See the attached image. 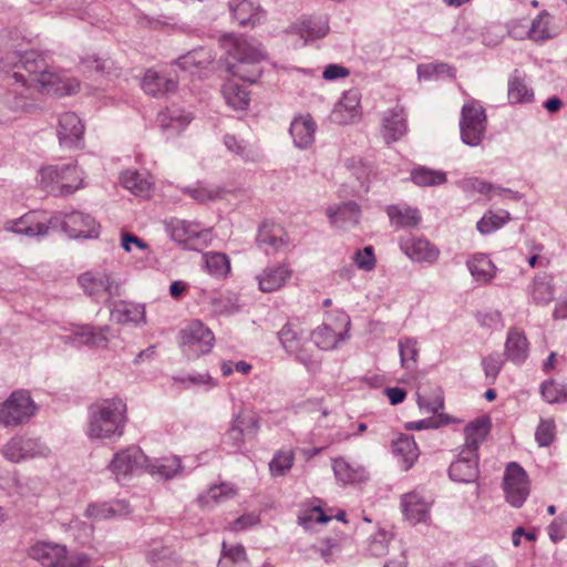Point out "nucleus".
I'll use <instances>...</instances> for the list:
<instances>
[{
  "instance_id": "obj_1",
  "label": "nucleus",
  "mask_w": 567,
  "mask_h": 567,
  "mask_svg": "<svg viewBox=\"0 0 567 567\" xmlns=\"http://www.w3.org/2000/svg\"><path fill=\"white\" fill-rule=\"evenodd\" d=\"M14 50L0 58V71L6 73L14 83L34 86L50 93L59 92L60 76L52 72L47 58L37 50H23L21 45L11 44Z\"/></svg>"
},
{
  "instance_id": "obj_60",
  "label": "nucleus",
  "mask_w": 567,
  "mask_h": 567,
  "mask_svg": "<svg viewBox=\"0 0 567 567\" xmlns=\"http://www.w3.org/2000/svg\"><path fill=\"white\" fill-rule=\"evenodd\" d=\"M556 426L553 420H542L537 426L535 439L540 446H548L555 439Z\"/></svg>"
},
{
  "instance_id": "obj_14",
  "label": "nucleus",
  "mask_w": 567,
  "mask_h": 567,
  "mask_svg": "<svg viewBox=\"0 0 567 567\" xmlns=\"http://www.w3.org/2000/svg\"><path fill=\"white\" fill-rule=\"evenodd\" d=\"M84 292L92 298H100L103 293L113 297L122 295V287L110 275L104 272H84L78 279Z\"/></svg>"
},
{
  "instance_id": "obj_50",
  "label": "nucleus",
  "mask_w": 567,
  "mask_h": 567,
  "mask_svg": "<svg viewBox=\"0 0 567 567\" xmlns=\"http://www.w3.org/2000/svg\"><path fill=\"white\" fill-rule=\"evenodd\" d=\"M399 350L402 368L408 371H414L419 357L417 341L410 337L401 338L399 341Z\"/></svg>"
},
{
  "instance_id": "obj_39",
  "label": "nucleus",
  "mask_w": 567,
  "mask_h": 567,
  "mask_svg": "<svg viewBox=\"0 0 567 567\" xmlns=\"http://www.w3.org/2000/svg\"><path fill=\"white\" fill-rule=\"evenodd\" d=\"M391 224L396 227H415L421 221V215L416 208L406 204L391 205L386 208Z\"/></svg>"
},
{
  "instance_id": "obj_45",
  "label": "nucleus",
  "mask_w": 567,
  "mask_h": 567,
  "mask_svg": "<svg viewBox=\"0 0 567 567\" xmlns=\"http://www.w3.org/2000/svg\"><path fill=\"white\" fill-rule=\"evenodd\" d=\"M534 100V92L527 85L525 76L515 72L508 82V101L512 104L530 103Z\"/></svg>"
},
{
  "instance_id": "obj_24",
  "label": "nucleus",
  "mask_w": 567,
  "mask_h": 567,
  "mask_svg": "<svg viewBox=\"0 0 567 567\" xmlns=\"http://www.w3.org/2000/svg\"><path fill=\"white\" fill-rule=\"evenodd\" d=\"M213 239L210 229L200 227L197 223L179 224V246L185 248L202 250L206 248Z\"/></svg>"
},
{
  "instance_id": "obj_7",
  "label": "nucleus",
  "mask_w": 567,
  "mask_h": 567,
  "mask_svg": "<svg viewBox=\"0 0 567 567\" xmlns=\"http://www.w3.org/2000/svg\"><path fill=\"white\" fill-rule=\"evenodd\" d=\"M50 229L60 228L70 238H96L99 225L93 216L79 210L58 212L49 219Z\"/></svg>"
},
{
  "instance_id": "obj_34",
  "label": "nucleus",
  "mask_w": 567,
  "mask_h": 567,
  "mask_svg": "<svg viewBox=\"0 0 567 567\" xmlns=\"http://www.w3.org/2000/svg\"><path fill=\"white\" fill-rule=\"evenodd\" d=\"M130 512L128 503L120 499L111 503L90 504L85 509V516L87 518L101 520L123 516Z\"/></svg>"
},
{
  "instance_id": "obj_17",
  "label": "nucleus",
  "mask_w": 567,
  "mask_h": 567,
  "mask_svg": "<svg viewBox=\"0 0 567 567\" xmlns=\"http://www.w3.org/2000/svg\"><path fill=\"white\" fill-rule=\"evenodd\" d=\"M3 229L27 237H44L49 234V220L40 218L38 212H29L20 218L9 219L3 224Z\"/></svg>"
},
{
  "instance_id": "obj_55",
  "label": "nucleus",
  "mask_w": 567,
  "mask_h": 567,
  "mask_svg": "<svg viewBox=\"0 0 567 567\" xmlns=\"http://www.w3.org/2000/svg\"><path fill=\"white\" fill-rule=\"evenodd\" d=\"M393 538V534L391 530H388L383 527L378 528V530L371 536L368 544V551L371 556L380 557L388 553V546Z\"/></svg>"
},
{
  "instance_id": "obj_25",
  "label": "nucleus",
  "mask_w": 567,
  "mask_h": 567,
  "mask_svg": "<svg viewBox=\"0 0 567 567\" xmlns=\"http://www.w3.org/2000/svg\"><path fill=\"white\" fill-rule=\"evenodd\" d=\"M291 276L292 270L286 264L269 266L257 276L259 290L262 292L277 291L286 285Z\"/></svg>"
},
{
  "instance_id": "obj_36",
  "label": "nucleus",
  "mask_w": 567,
  "mask_h": 567,
  "mask_svg": "<svg viewBox=\"0 0 567 567\" xmlns=\"http://www.w3.org/2000/svg\"><path fill=\"white\" fill-rule=\"evenodd\" d=\"M230 10L234 18L238 21L239 25H251L260 22L265 13L259 7H255L250 0H236L230 1Z\"/></svg>"
},
{
  "instance_id": "obj_61",
  "label": "nucleus",
  "mask_w": 567,
  "mask_h": 567,
  "mask_svg": "<svg viewBox=\"0 0 567 567\" xmlns=\"http://www.w3.org/2000/svg\"><path fill=\"white\" fill-rule=\"evenodd\" d=\"M81 64L83 65V68L90 72L94 71L95 73H99V74H105V73H110L112 66H113V61L106 59V60H103L101 58H97L95 55H87V56H84L81 59Z\"/></svg>"
},
{
  "instance_id": "obj_41",
  "label": "nucleus",
  "mask_w": 567,
  "mask_h": 567,
  "mask_svg": "<svg viewBox=\"0 0 567 567\" xmlns=\"http://www.w3.org/2000/svg\"><path fill=\"white\" fill-rule=\"evenodd\" d=\"M279 340L288 352L295 353L305 364L310 363L311 360L306 353V349L303 348V344H301V339L293 324L287 323L282 327L279 332Z\"/></svg>"
},
{
  "instance_id": "obj_47",
  "label": "nucleus",
  "mask_w": 567,
  "mask_h": 567,
  "mask_svg": "<svg viewBox=\"0 0 567 567\" xmlns=\"http://www.w3.org/2000/svg\"><path fill=\"white\" fill-rule=\"evenodd\" d=\"M467 266L472 276L483 284L489 282L495 276L496 268L487 255H474Z\"/></svg>"
},
{
  "instance_id": "obj_32",
  "label": "nucleus",
  "mask_w": 567,
  "mask_h": 567,
  "mask_svg": "<svg viewBox=\"0 0 567 567\" xmlns=\"http://www.w3.org/2000/svg\"><path fill=\"white\" fill-rule=\"evenodd\" d=\"M332 468L337 481L343 485L361 483L368 478L364 467L353 465L342 457L333 460Z\"/></svg>"
},
{
  "instance_id": "obj_9",
  "label": "nucleus",
  "mask_w": 567,
  "mask_h": 567,
  "mask_svg": "<svg viewBox=\"0 0 567 567\" xmlns=\"http://www.w3.org/2000/svg\"><path fill=\"white\" fill-rule=\"evenodd\" d=\"M350 327V317L342 310H336L326 317L323 323L311 334L312 341L319 349H333L346 334Z\"/></svg>"
},
{
  "instance_id": "obj_12",
  "label": "nucleus",
  "mask_w": 567,
  "mask_h": 567,
  "mask_svg": "<svg viewBox=\"0 0 567 567\" xmlns=\"http://www.w3.org/2000/svg\"><path fill=\"white\" fill-rule=\"evenodd\" d=\"M49 452L39 440L23 435L13 436L2 447L3 456L12 463L47 456Z\"/></svg>"
},
{
  "instance_id": "obj_28",
  "label": "nucleus",
  "mask_w": 567,
  "mask_h": 567,
  "mask_svg": "<svg viewBox=\"0 0 567 567\" xmlns=\"http://www.w3.org/2000/svg\"><path fill=\"white\" fill-rule=\"evenodd\" d=\"M317 124L310 115H299L290 124V134L296 146L308 148L315 142Z\"/></svg>"
},
{
  "instance_id": "obj_29",
  "label": "nucleus",
  "mask_w": 567,
  "mask_h": 567,
  "mask_svg": "<svg viewBox=\"0 0 567 567\" xmlns=\"http://www.w3.org/2000/svg\"><path fill=\"white\" fill-rule=\"evenodd\" d=\"M344 515L342 511L334 513L332 508H323L322 505L318 503L305 506L298 515V520L300 525L309 529L317 523H327L332 518L344 520Z\"/></svg>"
},
{
  "instance_id": "obj_16",
  "label": "nucleus",
  "mask_w": 567,
  "mask_h": 567,
  "mask_svg": "<svg viewBox=\"0 0 567 567\" xmlns=\"http://www.w3.org/2000/svg\"><path fill=\"white\" fill-rule=\"evenodd\" d=\"M259 416L251 410H243L235 417L227 436L237 447H240L246 441L254 440L259 431Z\"/></svg>"
},
{
  "instance_id": "obj_26",
  "label": "nucleus",
  "mask_w": 567,
  "mask_h": 567,
  "mask_svg": "<svg viewBox=\"0 0 567 567\" xmlns=\"http://www.w3.org/2000/svg\"><path fill=\"white\" fill-rule=\"evenodd\" d=\"M408 132L406 114L404 109L395 106L384 113L382 118V135L386 143L401 140Z\"/></svg>"
},
{
  "instance_id": "obj_38",
  "label": "nucleus",
  "mask_w": 567,
  "mask_h": 567,
  "mask_svg": "<svg viewBox=\"0 0 567 567\" xmlns=\"http://www.w3.org/2000/svg\"><path fill=\"white\" fill-rule=\"evenodd\" d=\"M392 452L401 461L402 468L404 471L411 468L419 457L416 443L406 434H401L395 441H393Z\"/></svg>"
},
{
  "instance_id": "obj_22",
  "label": "nucleus",
  "mask_w": 567,
  "mask_h": 567,
  "mask_svg": "<svg viewBox=\"0 0 567 567\" xmlns=\"http://www.w3.org/2000/svg\"><path fill=\"white\" fill-rule=\"evenodd\" d=\"M360 116V94L354 90L346 92L331 113L332 122L340 125L353 123Z\"/></svg>"
},
{
  "instance_id": "obj_52",
  "label": "nucleus",
  "mask_w": 567,
  "mask_h": 567,
  "mask_svg": "<svg viewBox=\"0 0 567 567\" xmlns=\"http://www.w3.org/2000/svg\"><path fill=\"white\" fill-rule=\"evenodd\" d=\"M174 548L156 542L147 551V561L153 567H171L174 563Z\"/></svg>"
},
{
  "instance_id": "obj_58",
  "label": "nucleus",
  "mask_w": 567,
  "mask_h": 567,
  "mask_svg": "<svg viewBox=\"0 0 567 567\" xmlns=\"http://www.w3.org/2000/svg\"><path fill=\"white\" fill-rule=\"evenodd\" d=\"M295 454L291 450L278 451L269 464L270 472L274 475H284L292 466Z\"/></svg>"
},
{
  "instance_id": "obj_37",
  "label": "nucleus",
  "mask_w": 567,
  "mask_h": 567,
  "mask_svg": "<svg viewBox=\"0 0 567 567\" xmlns=\"http://www.w3.org/2000/svg\"><path fill=\"white\" fill-rule=\"evenodd\" d=\"M330 223L337 227H344L349 224H358L360 207L354 202H348L340 206H331L327 209Z\"/></svg>"
},
{
  "instance_id": "obj_4",
  "label": "nucleus",
  "mask_w": 567,
  "mask_h": 567,
  "mask_svg": "<svg viewBox=\"0 0 567 567\" xmlns=\"http://www.w3.org/2000/svg\"><path fill=\"white\" fill-rule=\"evenodd\" d=\"M126 419V404L122 399L99 400L89 408L86 434L91 439L121 437Z\"/></svg>"
},
{
  "instance_id": "obj_56",
  "label": "nucleus",
  "mask_w": 567,
  "mask_h": 567,
  "mask_svg": "<svg viewBox=\"0 0 567 567\" xmlns=\"http://www.w3.org/2000/svg\"><path fill=\"white\" fill-rule=\"evenodd\" d=\"M554 37L550 28V16L542 12L532 23L529 38L534 41H544Z\"/></svg>"
},
{
  "instance_id": "obj_2",
  "label": "nucleus",
  "mask_w": 567,
  "mask_h": 567,
  "mask_svg": "<svg viewBox=\"0 0 567 567\" xmlns=\"http://www.w3.org/2000/svg\"><path fill=\"white\" fill-rule=\"evenodd\" d=\"M176 462V458L172 461L166 458L150 460L138 446L132 445L114 454L109 464V470L121 484H125L132 476L144 472L150 473L155 478L169 480L177 473Z\"/></svg>"
},
{
  "instance_id": "obj_33",
  "label": "nucleus",
  "mask_w": 567,
  "mask_h": 567,
  "mask_svg": "<svg viewBox=\"0 0 567 567\" xmlns=\"http://www.w3.org/2000/svg\"><path fill=\"white\" fill-rule=\"evenodd\" d=\"M142 89L146 94L158 97L174 93L176 83L154 70H147L142 81Z\"/></svg>"
},
{
  "instance_id": "obj_63",
  "label": "nucleus",
  "mask_w": 567,
  "mask_h": 567,
  "mask_svg": "<svg viewBox=\"0 0 567 567\" xmlns=\"http://www.w3.org/2000/svg\"><path fill=\"white\" fill-rule=\"evenodd\" d=\"M504 364V360L502 355L498 353H493L486 357L483 360V368L487 378H491L493 381L498 375L502 367Z\"/></svg>"
},
{
  "instance_id": "obj_20",
  "label": "nucleus",
  "mask_w": 567,
  "mask_h": 567,
  "mask_svg": "<svg viewBox=\"0 0 567 567\" xmlns=\"http://www.w3.org/2000/svg\"><path fill=\"white\" fill-rule=\"evenodd\" d=\"M449 475L453 481L470 483L478 476V455L471 450H462L449 468Z\"/></svg>"
},
{
  "instance_id": "obj_46",
  "label": "nucleus",
  "mask_w": 567,
  "mask_h": 567,
  "mask_svg": "<svg viewBox=\"0 0 567 567\" xmlns=\"http://www.w3.org/2000/svg\"><path fill=\"white\" fill-rule=\"evenodd\" d=\"M417 404L427 413H437L443 408V393L439 386L421 385L417 389Z\"/></svg>"
},
{
  "instance_id": "obj_31",
  "label": "nucleus",
  "mask_w": 567,
  "mask_h": 567,
  "mask_svg": "<svg viewBox=\"0 0 567 567\" xmlns=\"http://www.w3.org/2000/svg\"><path fill=\"white\" fill-rule=\"evenodd\" d=\"M238 488L230 482H221L212 485L206 492L198 496V503L202 507H212L214 505L233 499L237 496Z\"/></svg>"
},
{
  "instance_id": "obj_6",
  "label": "nucleus",
  "mask_w": 567,
  "mask_h": 567,
  "mask_svg": "<svg viewBox=\"0 0 567 567\" xmlns=\"http://www.w3.org/2000/svg\"><path fill=\"white\" fill-rule=\"evenodd\" d=\"M29 556L43 567H84L89 561L85 555L69 554L64 545L50 542H37Z\"/></svg>"
},
{
  "instance_id": "obj_54",
  "label": "nucleus",
  "mask_w": 567,
  "mask_h": 567,
  "mask_svg": "<svg viewBox=\"0 0 567 567\" xmlns=\"http://www.w3.org/2000/svg\"><path fill=\"white\" fill-rule=\"evenodd\" d=\"M532 297L536 303H549L554 297V287L551 284V278L548 276L536 277L533 285Z\"/></svg>"
},
{
  "instance_id": "obj_35",
  "label": "nucleus",
  "mask_w": 567,
  "mask_h": 567,
  "mask_svg": "<svg viewBox=\"0 0 567 567\" xmlns=\"http://www.w3.org/2000/svg\"><path fill=\"white\" fill-rule=\"evenodd\" d=\"M121 184L132 194L147 197L153 186V181L146 172L128 169L121 175Z\"/></svg>"
},
{
  "instance_id": "obj_42",
  "label": "nucleus",
  "mask_w": 567,
  "mask_h": 567,
  "mask_svg": "<svg viewBox=\"0 0 567 567\" xmlns=\"http://www.w3.org/2000/svg\"><path fill=\"white\" fill-rule=\"evenodd\" d=\"M112 317L120 323H138L145 319L144 307L136 303L120 301L110 303Z\"/></svg>"
},
{
  "instance_id": "obj_43",
  "label": "nucleus",
  "mask_w": 567,
  "mask_h": 567,
  "mask_svg": "<svg viewBox=\"0 0 567 567\" xmlns=\"http://www.w3.org/2000/svg\"><path fill=\"white\" fill-rule=\"evenodd\" d=\"M203 268L217 279H225L231 271L230 260L224 252L209 251L202 256Z\"/></svg>"
},
{
  "instance_id": "obj_10",
  "label": "nucleus",
  "mask_w": 567,
  "mask_h": 567,
  "mask_svg": "<svg viewBox=\"0 0 567 567\" xmlns=\"http://www.w3.org/2000/svg\"><path fill=\"white\" fill-rule=\"evenodd\" d=\"M35 410L37 406L27 391H14L0 404V423L7 427L27 423Z\"/></svg>"
},
{
  "instance_id": "obj_48",
  "label": "nucleus",
  "mask_w": 567,
  "mask_h": 567,
  "mask_svg": "<svg viewBox=\"0 0 567 567\" xmlns=\"http://www.w3.org/2000/svg\"><path fill=\"white\" fill-rule=\"evenodd\" d=\"M18 87L10 89L6 96V105L14 112H29L34 105L31 97L28 95V91L31 86L18 83Z\"/></svg>"
},
{
  "instance_id": "obj_18",
  "label": "nucleus",
  "mask_w": 567,
  "mask_h": 567,
  "mask_svg": "<svg viewBox=\"0 0 567 567\" xmlns=\"http://www.w3.org/2000/svg\"><path fill=\"white\" fill-rule=\"evenodd\" d=\"M329 32V23L326 17H305L295 22L288 30V34L298 35L302 44L324 38Z\"/></svg>"
},
{
  "instance_id": "obj_62",
  "label": "nucleus",
  "mask_w": 567,
  "mask_h": 567,
  "mask_svg": "<svg viewBox=\"0 0 567 567\" xmlns=\"http://www.w3.org/2000/svg\"><path fill=\"white\" fill-rule=\"evenodd\" d=\"M353 261L359 269L370 271L375 267V256L371 246L358 250L353 256Z\"/></svg>"
},
{
  "instance_id": "obj_49",
  "label": "nucleus",
  "mask_w": 567,
  "mask_h": 567,
  "mask_svg": "<svg viewBox=\"0 0 567 567\" xmlns=\"http://www.w3.org/2000/svg\"><path fill=\"white\" fill-rule=\"evenodd\" d=\"M412 182L420 187L439 186L446 183V173L417 166L411 172Z\"/></svg>"
},
{
  "instance_id": "obj_13",
  "label": "nucleus",
  "mask_w": 567,
  "mask_h": 567,
  "mask_svg": "<svg viewBox=\"0 0 567 567\" xmlns=\"http://www.w3.org/2000/svg\"><path fill=\"white\" fill-rule=\"evenodd\" d=\"M182 342L194 355H200L210 352L215 337L203 322L194 320L183 329Z\"/></svg>"
},
{
  "instance_id": "obj_8",
  "label": "nucleus",
  "mask_w": 567,
  "mask_h": 567,
  "mask_svg": "<svg viewBox=\"0 0 567 567\" xmlns=\"http://www.w3.org/2000/svg\"><path fill=\"white\" fill-rule=\"evenodd\" d=\"M487 117L478 101L468 100L462 107L460 131L462 141L471 146H477L484 138Z\"/></svg>"
},
{
  "instance_id": "obj_53",
  "label": "nucleus",
  "mask_w": 567,
  "mask_h": 567,
  "mask_svg": "<svg viewBox=\"0 0 567 567\" xmlns=\"http://www.w3.org/2000/svg\"><path fill=\"white\" fill-rule=\"evenodd\" d=\"M184 194L198 203H208L221 198L224 190L218 186L197 184L193 187L185 188Z\"/></svg>"
},
{
  "instance_id": "obj_15",
  "label": "nucleus",
  "mask_w": 567,
  "mask_h": 567,
  "mask_svg": "<svg viewBox=\"0 0 567 567\" xmlns=\"http://www.w3.org/2000/svg\"><path fill=\"white\" fill-rule=\"evenodd\" d=\"M258 244L267 255L287 252L291 249V240L282 226L266 221L258 233Z\"/></svg>"
},
{
  "instance_id": "obj_57",
  "label": "nucleus",
  "mask_w": 567,
  "mask_h": 567,
  "mask_svg": "<svg viewBox=\"0 0 567 567\" xmlns=\"http://www.w3.org/2000/svg\"><path fill=\"white\" fill-rule=\"evenodd\" d=\"M540 392L544 400L550 404L567 402V386L553 380L545 381Z\"/></svg>"
},
{
  "instance_id": "obj_44",
  "label": "nucleus",
  "mask_w": 567,
  "mask_h": 567,
  "mask_svg": "<svg viewBox=\"0 0 567 567\" xmlns=\"http://www.w3.org/2000/svg\"><path fill=\"white\" fill-rule=\"evenodd\" d=\"M223 95L227 104L234 110H245L250 101V94L247 86L238 83L235 79H229L224 84Z\"/></svg>"
},
{
  "instance_id": "obj_19",
  "label": "nucleus",
  "mask_w": 567,
  "mask_h": 567,
  "mask_svg": "<svg viewBox=\"0 0 567 567\" xmlns=\"http://www.w3.org/2000/svg\"><path fill=\"white\" fill-rule=\"evenodd\" d=\"M403 252L413 261L433 264L440 250L424 237H408L400 240Z\"/></svg>"
},
{
  "instance_id": "obj_59",
  "label": "nucleus",
  "mask_w": 567,
  "mask_h": 567,
  "mask_svg": "<svg viewBox=\"0 0 567 567\" xmlns=\"http://www.w3.org/2000/svg\"><path fill=\"white\" fill-rule=\"evenodd\" d=\"M247 559L246 550L244 546L241 545H227L226 543H223V551H221V558L219 560V565L221 567L225 566L226 561H229L230 564L240 563Z\"/></svg>"
},
{
  "instance_id": "obj_27",
  "label": "nucleus",
  "mask_w": 567,
  "mask_h": 567,
  "mask_svg": "<svg viewBox=\"0 0 567 567\" xmlns=\"http://www.w3.org/2000/svg\"><path fill=\"white\" fill-rule=\"evenodd\" d=\"M71 332L80 343L94 348L106 347L111 338V328L109 326L75 324L72 327Z\"/></svg>"
},
{
  "instance_id": "obj_64",
  "label": "nucleus",
  "mask_w": 567,
  "mask_h": 567,
  "mask_svg": "<svg viewBox=\"0 0 567 567\" xmlns=\"http://www.w3.org/2000/svg\"><path fill=\"white\" fill-rule=\"evenodd\" d=\"M463 187L467 190L477 192L489 197L494 196V188L491 184L478 178H467L463 181Z\"/></svg>"
},
{
  "instance_id": "obj_5",
  "label": "nucleus",
  "mask_w": 567,
  "mask_h": 567,
  "mask_svg": "<svg viewBox=\"0 0 567 567\" xmlns=\"http://www.w3.org/2000/svg\"><path fill=\"white\" fill-rule=\"evenodd\" d=\"M40 185L54 196L71 195L82 187L83 176L76 164H56L39 171Z\"/></svg>"
},
{
  "instance_id": "obj_3",
  "label": "nucleus",
  "mask_w": 567,
  "mask_h": 567,
  "mask_svg": "<svg viewBox=\"0 0 567 567\" xmlns=\"http://www.w3.org/2000/svg\"><path fill=\"white\" fill-rule=\"evenodd\" d=\"M220 44L227 54V69L234 78L249 83L259 79V64L267 56L261 43L240 35L225 34Z\"/></svg>"
},
{
  "instance_id": "obj_51",
  "label": "nucleus",
  "mask_w": 567,
  "mask_h": 567,
  "mask_svg": "<svg viewBox=\"0 0 567 567\" xmlns=\"http://www.w3.org/2000/svg\"><path fill=\"white\" fill-rule=\"evenodd\" d=\"M511 219V215L507 210H498L493 212L488 210L484 214V216L477 221V230L483 234H491L502 226H504Z\"/></svg>"
},
{
  "instance_id": "obj_21",
  "label": "nucleus",
  "mask_w": 567,
  "mask_h": 567,
  "mask_svg": "<svg viewBox=\"0 0 567 567\" xmlns=\"http://www.w3.org/2000/svg\"><path fill=\"white\" fill-rule=\"evenodd\" d=\"M431 505L432 501L419 492L406 493L401 498L402 513L413 525L429 519Z\"/></svg>"
},
{
  "instance_id": "obj_23",
  "label": "nucleus",
  "mask_w": 567,
  "mask_h": 567,
  "mask_svg": "<svg viewBox=\"0 0 567 567\" xmlns=\"http://www.w3.org/2000/svg\"><path fill=\"white\" fill-rule=\"evenodd\" d=\"M84 133V125L73 112L61 114L58 124V137L64 147L78 146Z\"/></svg>"
},
{
  "instance_id": "obj_11",
  "label": "nucleus",
  "mask_w": 567,
  "mask_h": 567,
  "mask_svg": "<svg viewBox=\"0 0 567 567\" xmlns=\"http://www.w3.org/2000/svg\"><path fill=\"white\" fill-rule=\"evenodd\" d=\"M503 489L505 499L514 507H520L530 493L527 473L517 463H511L504 473Z\"/></svg>"
},
{
  "instance_id": "obj_30",
  "label": "nucleus",
  "mask_w": 567,
  "mask_h": 567,
  "mask_svg": "<svg viewBox=\"0 0 567 567\" xmlns=\"http://www.w3.org/2000/svg\"><path fill=\"white\" fill-rule=\"evenodd\" d=\"M529 343L525 333L517 328L509 329L505 343L507 359L516 364H522L527 359Z\"/></svg>"
},
{
  "instance_id": "obj_40",
  "label": "nucleus",
  "mask_w": 567,
  "mask_h": 567,
  "mask_svg": "<svg viewBox=\"0 0 567 567\" xmlns=\"http://www.w3.org/2000/svg\"><path fill=\"white\" fill-rule=\"evenodd\" d=\"M491 429V422L487 417H478L465 427V445L464 450H471L477 453L480 444L485 440Z\"/></svg>"
}]
</instances>
